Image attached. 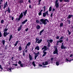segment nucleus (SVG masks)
<instances>
[{
	"label": "nucleus",
	"instance_id": "11",
	"mask_svg": "<svg viewBox=\"0 0 73 73\" xmlns=\"http://www.w3.org/2000/svg\"><path fill=\"white\" fill-rule=\"evenodd\" d=\"M20 41H19V40H17L16 41V42L14 44V47H15V46H17V45L18 44V43H19V42H20Z\"/></svg>",
	"mask_w": 73,
	"mask_h": 73
},
{
	"label": "nucleus",
	"instance_id": "17",
	"mask_svg": "<svg viewBox=\"0 0 73 73\" xmlns=\"http://www.w3.org/2000/svg\"><path fill=\"white\" fill-rule=\"evenodd\" d=\"M12 38H13V37H12V35L11 34L9 36V41H10L11 40V39H12Z\"/></svg>",
	"mask_w": 73,
	"mask_h": 73
},
{
	"label": "nucleus",
	"instance_id": "62",
	"mask_svg": "<svg viewBox=\"0 0 73 73\" xmlns=\"http://www.w3.org/2000/svg\"><path fill=\"white\" fill-rule=\"evenodd\" d=\"M39 66L41 67V66H42V64H40L39 65Z\"/></svg>",
	"mask_w": 73,
	"mask_h": 73
},
{
	"label": "nucleus",
	"instance_id": "52",
	"mask_svg": "<svg viewBox=\"0 0 73 73\" xmlns=\"http://www.w3.org/2000/svg\"><path fill=\"white\" fill-rule=\"evenodd\" d=\"M1 69V70H3V68L1 67V65H0V69Z\"/></svg>",
	"mask_w": 73,
	"mask_h": 73
},
{
	"label": "nucleus",
	"instance_id": "34",
	"mask_svg": "<svg viewBox=\"0 0 73 73\" xmlns=\"http://www.w3.org/2000/svg\"><path fill=\"white\" fill-rule=\"evenodd\" d=\"M49 12H51L52 11V7L50 6L49 8Z\"/></svg>",
	"mask_w": 73,
	"mask_h": 73
},
{
	"label": "nucleus",
	"instance_id": "7",
	"mask_svg": "<svg viewBox=\"0 0 73 73\" xmlns=\"http://www.w3.org/2000/svg\"><path fill=\"white\" fill-rule=\"evenodd\" d=\"M7 11L9 13H11V9H10V8H9V7H8V8L7 9V10L5 11V16L6 14V12H7Z\"/></svg>",
	"mask_w": 73,
	"mask_h": 73
},
{
	"label": "nucleus",
	"instance_id": "61",
	"mask_svg": "<svg viewBox=\"0 0 73 73\" xmlns=\"http://www.w3.org/2000/svg\"><path fill=\"white\" fill-rule=\"evenodd\" d=\"M68 40H68V37H67V38L66 39V41H68Z\"/></svg>",
	"mask_w": 73,
	"mask_h": 73
},
{
	"label": "nucleus",
	"instance_id": "57",
	"mask_svg": "<svg viewBox=\"0 0 73 73\" xmlns=\"http://www.w3.org/2000/svg\"><path fill=\"white\" fill-rule=\"evenodd\" d=\"M52 16H53V13H52L50 15V17H52Z\"/></svg>",
	"mask_w": 73,
	"mask_h": 73
},
{
	"label": "nucleus",
	"instance_id": "18",
	"mask_svg": "<svg viewBox=\"0 0 73 73\" xmlns=\"http://www.w3.org/2000/svg\"><path fill=\"white\" fill-rule=\"evenodd\" d=\"M23 15L25 16H26V14L27 13V10H26L24 12H23Z\"/></svg>",
	"mask_w": 73,
	"mask_h": 73
},
{
	"label": "nucleus",
	"instance_id": "56",
	"mask_svg": "<svg viewBox=\"0 0 73 73\" xmlns=\"http://www.w3.org/2000/svg\"><path fill=\"white\" fill-rule=\"evenodd\" d=\"M20 66H21V67H23V64H20Z\"/></svg>",
	"mask_w": 73,
	"mask_h": 73
},
{
	"label": "nucleus",
	"instance_id": "38",
	"mask_svg": "<svg viewBox=\"0 0 73 73\" xmlns=\"http://www.w3.org/2000/svg\"><path fill=\"white\" fill-rule=\"evenodd\" d=\"M67 22H68V24H70V21L69 19H67Z\"/></svg>",
	"mask_w": 73,
	"mask_h": 73
},
{
	"label": "nucleus",
	"instance_id": "59",
	"mask_svg": "<svg viewBox=\"0 0 73 73\" xmlns=\"http://www.w3.org/2000/svg\"><path fill=\"white\" fill-rule=\"evenodd\" d=\"M72 60H73V59H71L70 60H68V61L69 62H70V61H72Z\"/></svg>",
	"mask_w": 73,
	"mask_h": 73
},
{
	"label": "nucleus",
	"instance_id": "4",
	"mask_svg": "<svg viewBox=\"0 0 73 73\" xmlns=\"http://www.w3.org/2000/svg\"><path fill=\"white\" fill-rule=\"evenodd\" d=\"M34 54L35 55V59L36 60L37 57L38 56V55L40 54V52L38 51L37 53H36L35 52H34Z\"/></svg>",
	"mask_w": 73,
	"mask_h": 73
},
{
	"label": "nucleus",
	"instance_id": "13",
	"mask_svg": "<svg viewBox=\"0 0 73 73\" xmlns=\"http://www.w3.org/2000/svg\"><path fill=\"white\" fill-rule=\"evenodd\" d=\"M27 21H28V20L27 19L24 21L23 22H22L21 24H24L26 23V22H27Z\"/></svg>",
	"mask_w": 73,
	"mask_h": 73
},
{
	"label": "nucleus",
	"instance_id": "42",
	"mask_svg": "<svg viewBox=\"0 0 73 73\" xmlns=\"http://www.w3.org/2000/svg\"><path fill=\"white\" fill-rule=\"evenodd\" d=\"M41 0H39L38 1V5H39L40 4V2H41Z\"/></svg>",
	"mask_w": 73,
	"mask_h": 73
},
{
	"label": "nucleus",
	"instance_id": "46",
	"mask_svg": "<svg viewBox=\"0 0 73 73\" xmlns=\"http://www.w3.org/2000/svg\"><path fill=\"white\" fill-rule=\"evenodd\" d=\"M55 11V9L54 8H53L52 10V12H54Z\"/></svg>",
	"mask_w": 73,
	"mask_h": 73
},
{
	"label": "nucleus",
	"instance_id": "45",
	"mask_svg": "<svg viewBox=\"0 0 73 73\" xmlns=\"http://www.w3.org/2000/svg\"><path fill=\"white\" fill-rule=\"evenodd\" d=\"M56 38L57 40H58V39H59L60 38V37H59V36H58L56 37Z\"/></svg>",
	"mask_w": 73,
	"mask_h": 73
},
{
	"label": "nucleus",
	"instance_id": "39",
	"mask_svg": "<svg viewBox=\"0 0 73 73\" xmlns=\"http://www.w3.org/2000/svg\"><path fill=\"white\" fill-rule=\"evenodd\" d=\"M44 21V19H41L40 20V21L41 22H42H42H43Z\"/></svg>",
	"mask_w": 73,
	"mask_h": 73
},
{
	"label": "nucleus",
	"instance_id": "32",
	"mask_svg": "<svg viewBox=\"0 0 73 73\" xmlns=\"http://www.w3.org/2000/svg\"><path fill=\"white\" fill-rule=\"evenodd\" d=\"M47 48V47L45 46H44L43 47H42V50H44V49H46Z\"/></svg>",
	"mask_w": 73,
	"mask_h": 73
},
{
	"label": "nucleus",
	"instance_id": "22",
	"mask_svg": "<svg viewBox=\"0 0 73 73\" xmlns=\"http://www.w3.org/2000/svg\"><path fill=\"white\" fill-rule=\"evenodd\" d=\"M36 29H40L41 27H40V26L39 25H38L36 26Z\"/></svg>",
	"mask_w": 73,
	"mask_h": 73
},
{
	"label": "nucleus",
	"instance_id": "6",
	"mask_svg": "<svg viewBox=\"0 0 73 73\" xmlns=\"http://www.w3.org/2000/svg\"><path fill=\"white\" fill-rule=\"evenodd\" d=\"M46 15H49V14H48V11H46L45 13H43V16L44 17H46Z\"/></svg>",
	"mask_w": 73,
	"mask_h": 73
},
{
	"label": "nucleus",
	"instance_id": "44",
	"mask_svg": "<svg viewBox=\"0 0 73 73\" xmlns=\"http://www.w3.org/2000/svg\"><path fill=\"white\" fill-rule=\"evenodd\" d=\"M4 22V20H1V23H2V24Z\"/></svg>",
	"mask_w": 73,
	"mask_h": 73
},
{
	"label": "nucleus",
	"instance_id": "51",
	"mask_svg": "<svg viewBox=\"0 0 73 73\" xmlns=\"http://www.w3.org/2000/svg\"><path fill=\"white\" fill-rule=\"evenodd\" d=\"M53 59H54V58H51L50 59V60L51 61H53Z\"/></svg>",
	"mask_w": 73,
	"mask_h": 73
},
{
	"label": "nucleus",
	"instance_id": "30",
	"mask_svg": "<svg viewBox=\"0 0 73 73\" xmlns=\"http://www.w3.org/2000/svg\"><path fill=\"white\" fill-rule=\"evenodd\" d=\"M32 64H33V66H34V67H35V66H36V64L35 63V61L33 62L32 63Z\"/></svg>",
	"mask_w": 73,
	"mask_h": 73
},
{
	"label": "nucleus",
	"instance_id": "60",
	"mask_svg": "<svg viewBox=\"0 0 73 73\" xmlns=\"http://www.w3.org/2000/svg\"><path fill=\"white\" fill-rule=\"evenodd\" d=\"M47 50L46 49V48H44V50H43V51L45 52V51H46V50Z\"/></svg>",
	"mask_w": 73,
	"mask_h": 73
},
{
	"label": "nucleus",
	"instance_id": "58",
	"mask_svg": "<svg viewBox=\"0 0 73 73\" xmlns=\"http://www.w3.org/2000/svg\"><path fill=\"white\" fill-rule=\"evenodd\" d=\"M28 31V28H27V29H25L26 32H27Z\"/></svg>",
	"mask_w": 73,
	"mask_h": 73
},
{
	"label": "nucleus",
	"instance_id": "41",
	"mask_svg": "<svg viewBox=\"0 0 73 73\" xmlns=\"http://www.w3.org/2000/svg\"><path fill=\"white\" fill-rule=\"evenodd\" d=\"M64 2H68V3H69V0H64Z\"/></svg>",
	"mask_w": 73,
	"mask_h": 73
},
{
	"label": "nucleus",
	"instance_id": "14",
	"mask_svg": "<svg viewBox=\"0 0 73 73\" xmlns=\"http://www.w3.org/2000/svg\"><path fill=\"white\" fill-rule=\"evenodd\" d=\"M61 49H66V47L64 45H61Z\"/></svg>",
	"mask_w": 73,
	"mask_h": 73
},
{
	"label": "nucleus",
	"instance_id": "21",
	"mask_svg": "<svg viewBox=\"0 0 73 73\" xmlns=\"http://www.w3.org/2000/svg\"><path fill=\"white\" fill-rule=\"evenodd\" d=\"M19 51H21V50H22V48L21 47V45H20L19 46Z\"/></svg>",
	"mask_w": 73,
	"mask_h": 73
},
{
	"label": "nucleus",
	"instance_id": "31",
	"mask_svg": "<svg viewBox=\"0 0 73 73\" xmlns=\"http://www.w3.org/2000/svg\"><path fill=\"white\" fill-rule=\"evenodd\" d=\"M21 28L19 27H18V29H17V31H18V32H20V30H21Z\"/></svg>",
	"mask_w": 73,
	"mask_h": 73
},
{
	"label": "nucleus",
	"instance_id": "47",
	"mask_svg": "<svg viewBox=\"0 0 73 73\" xmlns=\"http://www.w3.org/2000/svg\"><path fill=\"white\" fill-rule=\"evenodd\" d=\"M64 38V36H62V37H61L59 39V40H62V39H63V38Z\"/></svg>",
	"mask_w": 73,
	"mask_h": 73
},
{
	"label": "nucleus",
	"instance_id": "53",
	"mask_svg": "<svg viewBox=\"0 0 73 73\" xmlns=\"http://www.w3.org/2000/svg\"><path fill=\"white\" fill-rule=\"evenodd\" d=\"M21 64V61H19L18 62V64Z\"/></svg>",
	"mask_w": 73,
	"mask_h": 73
},
{
	"label": "nucleus",
	"instance_id": "3",
	"mask_svg": "<svg viewBox=\"0 0 73 73\" xmlns=\"http://www.w3.org/2000/svg\"><path fill=\"white\" fill-rule=\"evenodd\" d=\"M55 4V6H56V8H58L59 7V3H58V1L56 0L55 2H54Z\"/></svg>",
	"mask_w": 73,
	"mask_h": 73
},
{
	"label": "nucleus",
	"instance_id": "24",
	"mask_svg": "<svg viewBox=\"0 0 73 73\" xmlns=\"http://www.w3.org/2000/svg\"><path fill=\"white\" fill-rule=\"evenodd\" d=\"M5 40H2V43L3 44V45H5Z\"/></svg>",
	"mask_w": 73,
	"mask_h": 73
},
{
	"label": "nucleus",
	"instance_id": "35",
	"mask_svg": "<svg viewBox=\"0 0 73 73\" xmlns=\"http://www.w3.org/2000/svg\"><path fill=\"white\" fill-rule=\"evenodd\" d=\"M59 64V62L57 61L56 62V65L57 66H58Z\"/></svg>",
	"mask_w": 73,
	"mask_h": 73
},
{
	"label": "nucleus",
	"instance_id": "28",
	"mask_svg": "<svg viewBox=\"0 0 73 73\" xmlns=\"http://www.w3.org/2000/svg\"><path fill=\"white\" fill-rule=\"evenodd\" d=\"M4 5H6L7 6H8V2L6 1V3H4Z\"/></svg>",
	"mask_w": 73,
	"mask_h": 73
},
{
	"label": "nucleus",
	"instance_id": "5",
	"mask_svg": "<svg viewBox=\"0 0 73 73\" xmlns=\"http://www.w3.org/2000/svg\"><path fill=\"white\" fill-rule=\"evenodd\" d=\"M47 21V22L48 23H49V21L47 19H44V21H43V22H42V24H44V25H45L46 24H47V23L46 22Z\"/></svg>",
	"mask_w": 73,
	"mask_h": 73
},
{
	"label": "nucleus",
	"instance_id": "20",
	"mask_svg": "<svg viewBox=\"0 0 73 73\" xmlns=\"http://www.w3.org/2000/svg\"><path fill=\"white\" fill-rule=\"evenodd\" d=\"M8 35L7 33V32H4L3 33V36L4 37H5L6 36Z\"/></svg>",
	"mask_w": 73,
	"mask_h": 73
},
{
	"label": "nucleus",
	"instance_id": "10",
	"mask_svg": "<svg viewBox=\"0 0 73 73\" xmlns=\"http://www.w3.org/2000/svg\"><path fill=\"white\" fill-rule=\"evenodd\" d=\"M29 60H33V57H32V56L31 55V54H29Z\"/></svg>",
	"mask_w": 73,
	"mask_h": 73
},
{
	"label": "nucleus",
	"instance_id": "16",
	"mask_svg": "<svg viewBox=\"0 0 73 73\" xmlns=\"http://www.w3.org/2000/svg\"><path fill=\"white\" fill-rule=\"evenodd\" d=\"M44 29H43L41 31H40V32L39 35H40V36H41V35H42V32H44Z\"/></svg>",
	"mask_w": 73,
	"mask_h": 73
},
{
	"label": "nucleus",
	"instance_id": "23",
	"mask_svg": "<svg viewBox=\"0 0 73 73\" xmlns=\"http://www.w3.org/2000/svg\"><path fill=\"white\" fill-rule=\"evenodd\" d=\"M23 16H24V15H23V13H21L20 15H19V17H20L21 18H22L23 17Z\"/></svg>",
	"mask_w": 73,
	"mask_h": 73
},
{
	"label": "nucleus",
	"instance_id": "12",
	"mask_svg": "<svg viewBox=\"0 0 73 73\" xmlns=\"http://www.w3.org/2000/svg\"><path fill=\"white\" fill-rule=\"evenodd\" d=\"M43 52L44 53V54H43L42 56V57H44L46 56V54L47 52H45L43 51Z\"/></svg>",
	"mask_w": 73,
	"mask_h": 73
},
{
	"label": "nucleus",
	"instance_id": "26",
	"mask_svg": "<svg viewBox=\"0 0 73 73\" xmlns=\"http://www.w3.org/2000/svg\"><path fill=\"white\" fill-rule=\"evenodd\" d=\"M23 0H21L19 1V3L20 4H21L22 3H23Z\"/></svg>",
	"mask_w": 73,
	"mask_h": 73
},
{
	"label": "nucleus",
	"instance_id": "37",
	"mask_svg": "<svg viewBox=\"0 0 73 73\" xmlns=\"http://www.w3.org/2000/svg\"><path fill=\"white\" fill-rule=\"evenodd\" d=\"M67 32H68V34L69 35H70L71 34V32H70V31H69V30H68Z\"/></svg>",
	"mask_w": 73,
	"mask_h": 73
},
{
	"label": "nucleus",
	"instance_id": "64",
	"mask_svg": "<svg viewBox=\"0 0 73 73\" xmlns=\"http://www.w3.org/2000/svg\"><path fill=\"white\" fill-rule=\"evenodd\" d=\"M4 0H1L0 1V2H2V3H3V1H4Z\"/></svg>",
	"mask_w": 73,
	"mask_h": 73
},
{
	"label": "nucleus",
	"instance_id": "48",
	"mask_svg": "<svg viewBox=\"0 0 73 73\" xmlns=\"http://www.w3.org/2000/svg\"><path fill=\"white\" fill-rule=\"evenodd\" d=\"M25 52H24V51H23V56H25Z\"/></svg>",
	"mask_w": 73,
	"mask_h": 73
},
{
	"label": "nucleus",
	"instance_id": "40",
	"mask_svg": "<svg viewBox=\"0 0 73 73\" xmlns=\"http://www.w3.org/2000/svg\"><path fill=\"white\" fill-rule=\"evenodd\" d=\"M36 23L38 24V23H40V20H36Z\"/></svg>",
	"mask_w": 73,
	"mask_h": 73
},
{
	"label": "nucleus",
	"instance_id": "33",
	"mask_svg": "<svg viewBox=\"0 0 73 73\" xmlns=\"http://www.w3.org/2000/svg\"><path fill=\"white\" fill-rule=\"evenodd\" d=\"M7 7V6L5 5H4L3 7V9H5V8H6Z\"/></svg>",
	"mask_w": 73,
	"mask_h": 73
},
{
	"label": "nucleus",
	"instance_id": "2",
	"mask_svg": "<svg viewBox=\"0 0 73 73\" xmlns=\"http://www.w3.org/2000/svg\"><path fill=\"white\" fill-rule=\"evenodd\" d=\"M54 48L55 49V50L53 52V54H58V50L57 49V46H54Z\"/></svg>",
	"mask_w": 73,
	"mask_h": 73
},
{
	"label": "nucleus",
	"instance_id": "36",
	"mask_svg": "<svg viewBox=\"0 0 73 73\" xmlns=\"http://www.w3.org/2000/svg\"><path fill=\"white\" fill-rule=\"evenodd\" d=\"M64 24L63 23H61L60 24V27H63V25Z\"/></svg>",
	"mask_w": 73,
	"mask_h": 73
},
{
	"label": "nucleus",
	"instance_id": "9",
	"mask_svg": "<svg viewBox=\"0 0 73 73\" xmlns=\"http://www.w3.org/2000/svg\"><path fill=\"white\" fill-rule=\"evenodd\" d=\"M63 41V40H57V42L56 43V45H58V43H59V42H60V43H61Z\"/></svg>",
	"mask_w": 73,
	"mask_h": 73
},
{
	"label": "nucleus",
	"instance_id": "49",
	"mask_svg": "<svg viewBox=\"0 0 73 73\" xmlns=\"http://www.w3.org/2000/svg\"><path fill=\"white\" fill-rule=\"evenodd\" d=\"M22 18L21 17H19L18 19V21H20V19Z\"/></svg>",
	"mask_w": 73,
	"mask_h": 73
},
{
	"label": "nucleus",
	"instance_id": "8",
	"mask_svg": "<svg viewBox=\"0 0 73 73\" xmlns=\"http://www.w3.org/2000/svg\"><path fill=\"white\" fill-rule=\"evenodd\" d=\"M31 43L30 42H29L27 44L26 46L25 47V49H27L28 48V46H30V45H31Z\"/></svg>",
	"mask_w": 73,
	"mask_h": 73
},
{
	"label": "nucleus",
	"instance_id": "29",
	"mask_svg": "<svg viewBox=\"0 0 73 73\" xmlns=\"http://www.w3.org/2000/svg\"><path fill=\"white\" fill-rule=\"evenodd\" d=\"M43 8L44 9V12H45V9H46V7L45 6H44V7H42V9H43Z\"/></svg>",
	"mask_w": 73,
	"mask_h": 73
},
{
	"label": "nucleus",
	"instance_id": "43",
	"mask_svg": "<svg viewBox=\"0 0 73 73\" xmlns=\"http://www.w3.org/2000/svg\"><path fill=\"white\" fill-rule=\"evenodd\" d=\"M49 41L50 43H52L53 42V40L52 39H50L49 40Z\"/></svg>",
	"mask_w": 73,
	"mask_h": 73
},
{
	"label": "nucleus",
	"instance_id": "19",
	"mask_svg": "<svg viewBox=\"0 0 73 73\" xmlns=\"http://www.w3.org/2000/svg\"><path fill=\"white\" fill-rule=\"evenodd\" d=\"M40 50V47L39 46H36L35 48V50Z\"/></svg>",
	"mask_w": 73,
	"mask_h": 73
},
{
	"label": "nucleus",
	"instance_id": "54",
	"mask_svg": "<svg viewBox=\"0 0 73 73\" xmlns=\"http://www.w3.org/2000/svg\"><path fill=\"white\" fill-rule=\"evenodd\" d=\"M42 14L41 13H40V12L39 13H38V15L39 16H41V15Z\"/></svg>",
	"mask_w": 73,
	"mask_h": 73
},
{
	"label": "nucleus",
	"instance_id": "63",
	"mask_svg": "<svg viewBox=\"0 0 73 73\" xmlns=\"http://www.w3.org/2000/svg\"><path fill=\"white\" fill-rule=\"evenodd\" d=\"M29 8L30 9H31V8H32V7H31V5H29Z\"/></svg>",
	"mask_w": 73,
	"mask_h": 73
},
{
	"label": "nucleus",
	"instance_id": "55",
	"mask_svg": "<svg viewBox=\"0 0 73 73\" xmlns=\"http://www.w3.org/2000/svg\"><path fill=\"white\" fill-rule=\"evenodd\" d=\"M13 65H15V66H17V64H13Z\"/></svg>",
	"mask_w": 73,
	"mask_h": 73
},
{
	"label": "nucleus",
	"instance_id": "1",
	"mask_svg": "<svg viewBox=\"0 0 73 73\" xmlns=\"http://www.w3.org/2000/svg\"><path fill=\"white\" fill-rule=\"evenodd\" d=\"M35 44H37V42L38 44H40V43L42 41V40L41 39H40L39 40V38H37V37L35 39Z\"/></svg>",
	"mask_w": 73,
	"mask_h": 73
},
{
	"label": "nucleus",
	"instance_id": "50",
	"mask_svg": "<svg viewBox=\"0 0 73 73\" xmlns=\"http://www.w3.org/2000/svg\"><path fill=\"white\" fill-rule=\"evenodd\" d=\"M2 36V34H1V31H0V37H1Z\"/></svg>",
	"mask_w": 73,
	"mask_h": 73
},
{
	"label": "nucleus",
	"instance_id": "15",
	"mask_svg": "<svg viewBox=\"0 0 73 73\" xmlns=\"http://www.w3.org/2000/svg\"><path fill=\"white\" fill-rule=\"evenodd\" d=\"M73 15H68V16L67 17V19H70L72 17H73Z\"/></svg>",
	"mask_w": 73,
	"mask_h": 73
},
{
	"label": "nucleus",
	"instance_id": "25",
	"mask_svg": "<svg viewBox=\"0 0 73 73\" xmlns=\"http://www.w3.org/2000/svg\"><path fill=\"white\" fill-rule=\"evenodd\" d=\"M49 61H50V60H47L46 62H45V65H48V62H49Z\"/></svg>",
	"mask_w": 73,
	"mask_h": 73
},
{
	"label": "nucleus",
	"instance_id": "27",
	"mask_svg": "<svg viewBox=\"0 0 73 73\" xmlns=\"http://www.w3.org/2000/svg\"><path fill=\"white\" fill-rule=\"evenodd\" d=\"M8 29H7V28L3 30V32H6L8 31Z\"/></svg>",
	"mask_w": 73,
	"mask_h": 73
}]
</instances>
